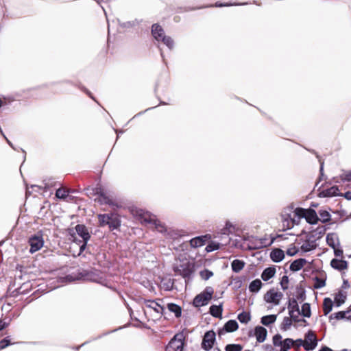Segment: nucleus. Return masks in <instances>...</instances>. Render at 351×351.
I'll return each mask as SVG.
<instances>
[{
	"instance_id": "obj_51",
	"label": "nucleus",
	"mask_w": 351,
	"mask_h": 351,
	"mask_svg": "<svg viewBox=\"0 0 351 351\" xmlns=\"http://www.w3.org/2000/svg\"><path fill=\"white\" fill-rule=\"evenodd\" d=\"M295 299L301 301H304L306 299V291L304 289L297 287V295Z\"/></svg>"
},
{
	"instance_id": "obj_29",
	"label": "nucleus",
	"mask_w": 351,
	"mask_h": 351,
	"mask_svg": "<svg viewBox=\"0 0 351 351\" xmlns=\"http://www.w3.org/2000/svg\"><path fill=\"white\" fill-rule=\"evenodd\" d=\"M112 216V213L108 214H99L97 215L99 223L101 227L108 226L110 217Z\"/></svg>"
},
{
	"instance_id": "obj_28",
	"label": "nucleus",
	"mask_w": 351,
	"mask_h": 351,
	"mask_svg": "<svg viewBox=\"0 0 351 351\" xmlns=\"http://www.w3.org/2000/svg\"><path fill=\"white\" fill-rule=\"evenodd\" d=\"M223 307L222 304L212 305L210 307L209 312L210 315L217 318H221L222 315Z\"/></svg>"
},
{
	"instance_id": "obj_53",
	"label": "nucleus",
	"mask_w": 351,
	"mask_h": 351,
	"mask_svg": "<svg viewBox=\"0 0 351 351\" xmlns=\"http://www.w3.org/2000/svg\"><path fill=\"white\" fill-rule=\"evenodd\" d=\"M155 228L157 231L164 233L167 235L169 229H167L164 225H162L160 221L157 220V223L154 224Z\"/></svg>"
},
{
	"instance_id": "obj_57",
	"label": "nucleus",
	"mask_w": 351,
	"mask_h": 351,
	"mask_svg": "<svg viewBox=\"0 0 351 351\" xmlns=\"http://www.w3.org/2000/svg\"><path fill=\"white\" fill-rule=\"evenodd\" d=\"M300 314H298V312H293V314H289L290 318L291 319L292 322H303L304 323L306 322V321L304 319H300L299 315Z\"/></svg>"
},
{
	"instance_id": "obj_48",
	"label": "nucleus",
	"mask_w": 351,
	"mask_h": 351,
	"mask_svg": "<svg viewBox=\"0 0 351 351\" xmlns=\"http://www.w3.org/2000/svg\"><path fill=\"white\" fill-rule=\"evenodd\" d=\"M157 220L155 216L153 215H145L143 217V221L146 224H152L154 226L155 223H157Z\"/></svg>"
},
{
	"instance_id": "obj_23",
	"label": "nucleus",
	"mask_w": 351,
	"mask_h": 351,
	"mask_svg": "<svg viewBox=\"0 0 351 351\" xmlns=\"http://www.w3.org/2000/svg\"><path fill=\"white\" fill-rule=\"evenodd\" d=\"M306 262L305 258H300L296 259L291 263L289 268L293 271H298L304 267Z\"/></svg>"
},
{
	"instance_id": "obj_1",
	"label": "nucleus",
	"mask_w": 351,
	"mask_h": 351,
	"mask_svg": "<svg viewBox=\"0 0 351 351\" xmlns=\"http://www.w3.org/2000/svg\"><path fill=\"white\" fill-rule=\"evenodd\" d=\"M213 289L210 287H206L202 293L197 295L193 301V304L195 307H200L206 305L212 299Z\"/></svg>"
},
{
	"instance_id": "obj_37",
	"label": "nucleus",
	"mask_w": 351,
	"mask_h": 351,
	"mask_svg": "<svg viewBox=\"0 0 351 351\" xmlns=\"http://www.w3.org/2000/svg\"><path fill=\"white\" fill-rule=\"evenodd\" d=\"M274 240H271L269 242L267 241V238L260 239L254 247L255 249H261L267 246L271 245L273 243Z\"/></svg>"
},
{
	"instance_id": "obj_32",
	"label": "nucleus",
	"mask_w": 351,
	"mask_h": 351,
	"mask_svg": "<svg viewBox=\"0 0 351 351\" xmlns=\"http://www.w3.org/2000/svg\"><path fill=\"white\" fill-rule=\"evenodd\" d=\"M244 266V261L239 259H235L231 263L232 269L235 273H238L242 270Z\"/></svg>"
},
{
	"instance_id": "obj_13",
	"label": "nucleus",
	"mask_w": 351,
	"mask_h": 351,
	"mask_svg": "<svg viewBox=\"0 0 351 351\" xmlns=\"http://www.w3.org/2000/svg\"><path fill=\"white\" fill-rule=\"evenodd\" d=\"M97 201L100 204H106L109 205L113 208L119 207V205L115 201L110 197L106 195L104 192H100L98 193Z\"/></svg>"
},
{
	"instance_id": "obj_10",
	"label": "nucleus",
	"mask_w": 351,
	"mask_h": 351,
	"mask_svg": "<svg viewBox=\"0 0 351 351\" xmlns=\"http://www.w3.org/2000/svg\"><path fill=\"white\" fill-rule=\"evenodd\" d=\"M66 278L69 279L70 281H73L75 279L84 280H95V274L91 270L83 269L82 271L78 273V276L76 278H73L71 276H67Z\"/></svg>"
},
{
	"instance_id": "obj_26",
	"label": "nucleus",
	"mask_w": 351,
	"mask_h": 351,
	"mask_svg": "<svg viewBox=\"0 0 351 351\" xmlns=\"http://www.w3.org/2000/svg\"><path fill=\"white\" fill-rule=\"evenodd\" d=\"M206 236H199L190 240V245L192 247L203 246L206 243Z\"/></svg>"
},
{
	"instance_id": "obj_2",
	"label": "nucleus",
	"mask_w": 351,
	"mask_h": 351,
	"mask_svg": "<svg viewBox=\"0 0 351 351\" xmlns=\"http://www.w3.org/2000/svg\"><path fill=\"white\" fill-rule=\"evenodd\" d=\"M184 341L182 335L177 334L169 342L166 346L165 351H183Z\"/></svg>"
},
{
	"instance_id": "obj_25",
	"label": "nucleus",
	"mask_w": 351,
	"mask_h": 351,
	"mask_svg": "<svg viewBox=\"0 0 351 351\" xmlns=\"http://www.w3.org/2000/svg\"><path fill=\"white\" fill-rule=\"evenodd\" d=\"M276 274V268L274 267H269L265 268L261 274V278L264 281H267L274 276Z\"/></svg>"
},
{
	"instance_id": "obj_54",
	"label": "nucleus",
	"mask_w": 351,
	"mask_h": 351,
	"mask_svg": "<svg viewBox=\"0 0 351 351\" xmlns=\"http://www.w3.org/2000/svg\"><path fill=\"white\" fill-rule=\"evenodd\" d=\"M273 344L275 347L280 346L282 341V335L280 334H276L273 337Z\"/></svg>"
},
{
	"instance_id": "obj_41",
	"label": "nucleus",
	"mask_w": 351,
	"mask_h": 351,
	"mask_svg": "<svg viewBox=\"0 0 351 351\" xmlns=\"http://www.w3.org/2000/svg\"><path fill=\"white\" fill-rule=\"evenodd\" d=\"M346 299V296L344 295L342 293L339 292L335 297V304L337 307H339L342 305Z\"/></svg>"
},
{
	"instance_id": "obj_22",
	"label": "nucleus",
	"mask_w": 351,
	"mask_h": 351,
	"mask_svg": "<svg viewBox=\"0 0 351 351\" xmlns=\"http://www.w3.org/2000/svg\"><path fill=\"white\" fill-rule=\"evenodd\" d=\"M339 187L337 186H333L328 189H324L319 193V196L326 197H334L339 195Z\"/></svg>"
},
{
	"instance_id": "obj_39",
	"label": "nucleus",
	"mask_w": 351,
	"mask_h": 351,
	"mask_svg": "<svg viewBox=\"0 0 351 351\" xmlns=\"http://www.w3.org/2000/svg\"><path fill=\"white\" fill-rule=\"evenodd\" d=\"M300 314L304 317H310L311 315V306L308 303H304L302 306Z\"/></svg>"
},
{
	"instance_id": "obj_40",
	"label": "nucleus",
	"mask_w": 351,
	"mask_h": 351,
	"mask_svg": "<svg viewBox=\"0 0 351 351\" xmlns=\"http://www.w3.org/2000/svg\"><path fill=\"white\" fill-rule=\"evenodd\" d=\"M69 191L66 189L59 188L56 191V196L58 199H65L69 195Z\"/></svg>"
},
{
	"instance_id": "obj_50",
	"label": "nucleus",
	"mask_w": 351,
	"mask_h": 351,
	"mask_svg": "<svg viewBox=\"0 0 351 351\" xmlns=\"http://www.w3.org/2000/svg\"><path fill=\"white\" fill-rule=\"evenodd\" d=\"M292 325V320L289 317H285L282 323L281 329L287 330Z\"/></svg>"
},
{
	"instance_id": "obj_34",
	"label": "nucleus",
	"mask_w": 351,
	"mask_h": 351,
	"mask_svg": "<svg viewBox=\"0 0 351 351\" xmlns=\"http://www.w3.org/2000/svg\"><path fill=\"white\" fill-rule=\"evenodd\" d=\"M307 211V209L303 208H297L294 210V215L298 217V220L296 222V220L295 218L292 219V221L293 223H298L299 220L301 218H304L306 215V213Z\"/></svg>"
},
{
	"instance_id": "obj_59",
	"label": "nucleus",
	"mask_w": 351,
	"mask_h": 351,
	"mask_svg": "<svg viewBox=\"0 0 351 351\" xmlns=\"http://www.w3.org/2000/svg\"><path fill=\"white\" fill-rule=\"evenodd\" d=\"M11 344L10 337H7L0 341V349H4Z\"/></svg>"
},
{
	"instance_id": "obj_44",
	"label": "nucleus",
	"mask_w": 351,
	"mask_h": 351,
	"mask_svg": "<svg viewBox=\"0 0 351 351\" xmlns=\"http://www.w3.org/2000/svg\"><path fill=\"white\" fill-rule=\"evenodd\" d=\"M167 237L169 239L175 240V239H177L179 237H180L181 234L178 230L169 229L167 234Z\"/></svg>"
},
{
	"instance_id": "obj_49",
	"label": "nucleus",
	"mask_w": 351,
	"mask_h": 351,
	"mask_svg": "<svg viewBox=\"0 0 351 351\" xmlns=\"http://www.w3.org/2000/svg\"><path fill=\"white\" fill-rule=\"evenodd\" d=\"M199 275L202 279L207 280L213 276V272L207 269H205L199 272Z\"/></svg>"
},
{
	"instance_id": "obj_20",
	"label": "nucleus",
	"mask_w": 351,
	"mask_h": 351,
	"mask_svg": "<svg viewBox=\"0 0 351 351\" xmlns=\"http://www.w3.org/2000/svg\"><path fill=\"white\" fill-rule=\"evenodd\" d=\"M270 258L274 262L279 263L284 259L285 252L281 249L275 248L271 252Z\"/></svg>"
},
{
	"instance_id": "obj_9",
	"label": "nucleus",
	"mask_w": 351,
	"mask_h": 351,
	"mask_svg": "<svg viewBox=\"0 0 351 351\" xmlns=\"http://www.w3.org/2000/svg\"><path fill=\"white\" fill-rule=\"evenodd\" d=\"M329 319L331 322L332 319L341 320L346 319L351 321V305L346 311H341L337 313H332L329 316Z\"/></svg>"
},
{
	"instance_id": "obj_15",
	"label": "nucleus",
	"mask_w": 351,
	"mask_h": 351,
	"mask_svg": "<svg viewBox=\"0 0 351 351\" xmlns=\"http://www.w3.org/2000/svg\"><path fill=\"white\" fill-rule=\"evenodd\" d=\"M146 307L153 309L156 313L162 314L165 308L158 302L152 300H143Z\"/></svg>"
},
{
	"instance_id": "obj_11",
	"label": "nucleus",
	"mask_w": 351,
	"mask_h": 351,
	"mask_svg": "<svg viewBox=\"0 0 351 351\" xmlns=\"http://www.w3.org/2000/svg\"><path fill=\"white\" fill-rule=\"evenodd\" d=\"M151 34L154 40L158 43L162 39L163 36H166L164 29L158 23L152 25Z\"/></svg>"
},
{
	"instance_id": "obj_6",
	"label": "nucleus",
	"mask_w": 351,
	"mask_h": 351,
	"mask_svg": "<svg viewBox=\"0 0 351 351\" xmlns=\"http://www.w3.org/2000/svg\"><path fill=\"white\" fill-rule=\"evenodd\" d=\"M216 334L213 330H209L205 332L202 343V348L205 350H210L215 343Z\"/></svg>"
},
{
	"instance_id": "obj_17",
	"label": "nucleus",
	"mask_w": 351,
	"mask_h": 351,
	"mask_svg": "<svg viewBox=\"0 0 351 351\" xmlns=\"http://www.w3.org/2000/svg\"><path fill=\"white\" fill-rule=\"evenodd\" d=\"M254 335L256 336V341L258 343H263L266 339L267 331L264 327L257 326L254 328Z\"/></svg>"
},
{
	"instance_id": "obj_35",
	"label": "nucleus",
	"mask_w": 351,
	"mask_h": 351,
	"mask_svg": "<svg viewBox=\"0 0 351 351\" xmlns=\"http://www.w3.org/2000/svg\"><path fill=\"white\" fill-rule=\"evenodd\" d=\"M160 42L163 43L169 50H173L175 47L174 40L169 36H163Z\"/></svg>"
},
{
	"instance_id": "obj_63",
	"label": "nucleus",
	"mask_w": 351,
	"mask_h": 351,
	"mask_svg": "<svg viewBox=\"0 0 351 351\" xmlns=\"http://www.w3.org/2000/svg\"><path fill=\"white\" fill-rule=\"evenodd\" d=\"M304 343V342L302 339H298L295 341L294 345L295 344V346L297 347V348H299L300 346H303Z\"/></svg>"
},
{
	"instance_id": "obj_38",
	"label": "nucleus",
	"mask_w": 351,
	"mask_h": 351,
	"mask_svg": "<svg viewBox=\"0 0 351 351\" xmlns=\"http://www.w3.org/2000/svg\"><path fill=\"white\" fill-rule=\"evenodd\" d=\"M319 215L321 217L319 219L322 223H325L330 221L331 215L330 213L326 210H319Z\"/></svg>"
},
{
	"instance_id": "obj_45",
	"label": "nucleus",
	"mask_w": 351,
	"mask_h": 351,
	"mask_svg": "<svg viewBox=\"0 0 351 351\" xmlns=\"http://www.w3.org/2000/svg\"><path fill=\"white\" fill-rule=\"evenodd\" d=\"M294 343L295 340L291 338H286L282 341L280 347L289 350L291 346H294Z\"/></svg>"
},
{
	"instance_id": "obj_21",
	"label": "nucleus",
	"mask_w": 351,
	"mask_h": 351,
	"mask_svg": "<svg viewBox=\"0 0 351 351\" xmlns=\"http://www.w3.org/2000/svg\"><path fill=\"white\" fill-rule=\"evenodd\" d=\"M326 243L332 249H335V247L340 245L339 237L335 233H329L327 234Z\"/></svg>"
},
{
	"instance_id": "obj_31",
	"label": "nucleus",
	"mask_w": 351,
	"mask_h": 351,
	"mask_svg": "<svg viewBox=\"0 0 351 351\" xmlns=\"http://www.w3.org/2000/svg\"><path fill=\"white\" fill-rule=\"evenodd\" d=\"M333 302L329 298H325L323 302V311L324 315H327L332 309Z\"/></svg>"
},
{
	"instance_id": "obj_14",
	"label": "nucleus",
	"mask_w": 351,
	"mask_h": 351,
	"mask_svg": "<svg viewBox=\"0 0 351 351\" xmlns=\"http://www.w3.org/2000/svg\"><path fill=\"white\" fill-rule=\"evenodd\" d=\"M233 228V226L230 223H226L225 228L221 230V245H226L230 243V238L229 237V233L231 232V229Z\"/></svg>"
},
{
	"instance_id": "obj_42",
	"label": "nucleus",
	"mask_w": 351,
	"mask_h": 351,
	"mask_svg": "<svg viewBox=\"0 0 351 351\" xmlns=\"http://www.w3.org/2000/svg\"><path fill=\"white\" fill-rule=\"evenodd\" d=\"M237 318L241 323L247 324L250 320L251 317L249 313L243 311L238 315Z\"/></svg>"
},
{
	"instance_id": "obj_27",
	"label": "nucleus",
	"mask_w": 351,
	"mask_h": 351,
	"mask_svg": "<svg viewBox=\"0 0 351 351\" xmlns=\"http://www.w3.org/2000/svg\"><path fill=\"white\" fill-rule=\"evenodd\" d=\"M289 314H293V312H298V314H300V311L298 301L295 298H293L289 299L288 304Z\"/></svg>"
},
{
	"instance_id": "obj_3",
	"label": "nucleus",
	"mask_w": 351,
	"mask_h": 351,
	"mask_svg": "<svg viewBox=\"0 0 351 351\" xmlns=\"http://www.w3.org/2000/svg\"><path fill=\"white\" fill-rule=\"evenodd\" d=\"M28 243L30 246V253L33 254L38 251L44 245L43 234L40 232H37L34 235H32L29 237Z\"/></svg>"
},
{
	"instance_id": "obj_58",
	"label": "nucleus",
	"mask_w": 351,
	"mask_h": 351,
	"mask_svg": "<svg viewBox=\"0 0 351 351\" xmlns=\"http://www.w3.org/2000/svg\"><path fill=\"white\" fill-rule=\"evenodd\" d=\"M298 249L294 246L293 245H291L287 250V254L289 256H293L295 255L298 252Z\"/></svg>"
},
{
	"instance_id": "obj_30",
	"label": "nucleus",
	"mask_w": 351,
	"mask_h": 351,
	"mask_svg": "<svg viewBox=\"0 0 351 351\" xmlns=\"http://www.w3.org/2000/svg\"><path fill=\"white\" fill-rule=\"evenodd\" d=\"M263 284L260 279L252 280L249 285V290L252 293H257L259 291Z\"/></svg>"
},
{
	"instance_id": "obj_46",
	"label": "nucleus",
	"mask_w": 351,
	"mask_h": 351,
	"mask_svg": "<svg viewBox=\"0 0 351 351\" xmlns=\"http://www.w3.org/2000/svg\"><path fill=\"white\" fill-rule=\"evenodd\" d=\"M326 285V280L315 277V284H314V288L316 289H319L322 287H324Z\"/></svg>"
},
{
	"instance_id": "obj_4",
	"label": "nucleus",
	"mask_w": 351,
	"mask_h": 351,
	"mask_svg": "<svg viewBox=\"0 0 351 351\" xmlns=\"http://www.w3.org/2000/svg\"><path fill=\"white\" fill-rule=\"evenodd\" d=\"M174 270L184 278L190 279L193 272V267L191 264L187 261L176 266Z\"/></svg>"
},
{
	"instance_id": "obj_64",
	"label": "nucleus",
	"mask_w": 351,
	"mask_h": 351,
	"mask_svg": "<svg viewBox=\"0 0 351 351\" xmlns=\"http://www.w3.org/2000/svg\"><path fill=\"white\" fill-rule=\"evenodd\" d=\"M319 351H333L331 348L324 346L321 348Z\"/></svg>"
},
{
	"instance_id": "obj_12",
	"label": "nucleus",
	"mask_w": 351,
	"mask_h": 351,
	"mask_svg": "<svg viewBox=\"0 0 351 351\" xmlns=\"http://www.w3.org/2000/svg\"><path fill=\"white\" fill-rule=\"evenodd\" d=\"M239 328V324L236 320L230 319L228 320L223 326L222 329H220L218 331V335L219 336L222 335L225 332H232L236 331Z\"/></svg>"
},
{
	"instance_id": "obj_52",
	"label": "nucleus",
	"mask_w": 351,
	"mask_h": 351,
	"mask_svg": "<svg viewBox=\"0 0 351 351\" xmlns=\"http://www.w3.org/2000/svg\"><path fill=\"white\" fill-rule=\"evenodd\" d=\"M326 232V228L324 226H319L316 230L311 231V234H314L315 237L318 235V238L322 237Z\"/></svg>"
},
{
	"instance_id": "obj_47",
	"label": "nucleus",
	"mask_w": 351,
	"mask_h": 351,
	"mask_svg": "<svg viewBox=\"0 0 351 351\" xmlns=\"http://www.w3.org/2000/svg\"><path fill=\"white\" fill-rule=\"evenodd\" d=\"M243 347L240 344H228L225 347V351H241Z\"/></svg>"
},
{
	"instance_id": "obj_56",
	"label": "nucleus",
	"mask_w": 351,
	"mask_h": 351,
	"mask_svg": "<svg viewBox=\"0 0 351 351\" xmlns=\"http://www.w3.org/2000/svg\"><path fill=\"white\" fill-rule=\"evenodd\" d=\"M289 278L287 276H283L280 280V286L282 290H287L288 289Z\"/></svg>"
},
{
	"instance_id": "obj_33",
	"label": "nucleus",
	"mask_w": 351,
	"mask_h": 351,
	"mask_svg": "<svg viewBox=\"0 0 351 351\" xmlns=\"http://www.w3.org/2000/svg\"><path fill=\"white\" fill-rule=\"evenodd\" d=\"M167 308L169 311L174 313L176 317H180L181 316L182 308L179 305L175 303H169L167 304Z\"/></svg>"
},
{
	"instance_id": "obj_19",
	"label": "nucleus",
	"mask_w": 351,
	"mask_h": 351,
	"mask_svg": "<svg viewBox=\"0 0 351 351\" xmlns=\"http://www.w3.org/2000/svg\"><path fill=\"white\" fill-rule=\"evenodd\" d=\"M330 266L338 271H342L347 269L348 262L344 260H339L337 258H333L330 261Z\"/></svg>"
},
{
	"instance_id": "obj_61",
	"label": "nucleus",
	"mask_w": 351,
	"mask_h": 351,
	"mask_svg": "<svg viewBox=\"0 0 351 351\" xmlns=\"http://www.w3.org/2000/svg\"><path fill=\"white\" fill-rule=\"evenodd\" d=\"M245 3H225V4H222V3H216L215 5L217 7H223V6H230V5H245Z\"/></svg>"
},
{
	"instance_id": "obj_62",
	"label": "nucleus",
	"mask_w": 351,
	"mask_h": 351,
	"mask_svg": "<svg viewBox=\"0 0 351 351\" xmlns=\"http://www.w3.org/2000/svg\"><path fill=\"white\" fill-rule=\"evenodd\" d=\"M334 254L336 256H341L343 255V250L339 247H335Z\"/></svg>"
},
{
	"instance_id": "obj_8",
	"label": "nucleus",
	"mask_w": 351,
	"mask_h": 351,
	"mask_svg": "<svg viewBox=\"0 0 351 351\" xmlns=\"http://www.w3.org/2000/svg\"><path fill=\"white\" fill-rule=\"evenodd\" d=\"M317 244L316 243V238H315L314 234H309L306 237V239L301 246V250L303 252H308L316 249Z\"/></svg>"
},
{
	"instance_id": "obj_36",
	"label": "nucleus",
	"mask_w": 351,
	"mask_h": 351,
	"mask_svg": "<svg viewBox=\"0 0 351 351\" xmlns=\"http://www.w3.org/2000/svg\"><path fill=\"white\" fill-rule=\"evenodd\" d=\"M276 315H265L261 317V324L265 326H269L271 324H273L276 320Z\"/></svg>"
},
{
	"instance_id": "obj_16",
	"label": "nucleus",
	"mask_w": 351,
	"mask_h": 351,
	"mask_svg": "<svg viewBox=\"0 0 351 351\" xmlns=\"http://www.w3.org/2000/svg\"><path fill=\"white\" fill-rule=\"evenodd\" d=\"M75 230L77 234L82 238L83 241L88 242L90 238V235L87 228L83 224H77L75 226Z\"/></svg>"
},
{
	"instance_id": "obj_7",
	"label": "nucleus",
	"mask_w": 351,
	"mask_h": 351,
	"mask_svg": "<svg viewBox=\"0 0 351 351\" xmlns=\"http://www.w3.org/2000/svg\"><path fill=\"white\" fill-rule=\"evenodd\" d=\"M283 294L281 292L276 291L274 289L269 290L264 295V300L267 303H272L275 305L280 304V300Z\"/></svg>"
},
{
	"instance_id": "obj_43",
	"label": "nucleus",
	"mask_w": 351,
	"mask_h": 351,
	"mask_svg": "<svg viewBox=\"0 0 351 351\" xmlns=\"http://www.w3.org/2000/svg\"><path fill=\"white\" fill-rule=\"evenodd\" d=\"M221 245V244L220 243L211 241L206 247V250L207 252H211L215 250H219L220 248Z\"/></svg>"
},
{
	"instance_id": "obj_55",
	"label": "nucleus",
	"mask_w": 351,
	"mask_h": 351,
	"mask_svg": "<svg viewBox=\"0 0 351 351\" xmlns=\"http://www.w3.org/2000/svg\"><path fill=\"white\" fill-rule=\"evenodd\" d=\"M138 23H139L137 20H134L132 21H128L125 23H119L120 25L123 28H130V27H132L138 25Z\"/></svg>"
},
{
	"instance_id": "obj_24",
	"label": "nucleus",
	"mask_w": 351,
	"mask_h": 351,
	"mask_svg": "<svg viewBox=\"0 0 351 351\" xmlns=\"http://www.w3.org/2000/svg\"><path fill=\"white\" fill-rule=\"evenodd\" d=\"M121 226V220L119 216L112 213V216L110 217L108 228L110 230H114L118 229Z\"/></svg>"
},
{
	"instance_id": "obj_60",
	"label": "nucleus",
	"mask_w": 351,
	"mask_h": 351,
	"mask_svg": "<svg viewBox=\"0 0 351 351\" xmlns=\"http://www.w3.org/2000/svg\"><path fill=\"white\" fill-rule=\"evenodd\" d=\"M341 179L343 181H347V182L351 181V171L346 173H343L341 176Z\"/></svg>"
},
{
	"instance_id": "obj_5",
	"label": "nucleus",
	"mask_w": 351,
	"mask_h": 351,
	"mask_svg": "<svg viewBox=\"0 0 351 351\" xmlns=\"http://www.w3.org/2000/svg\"><path fill=\"white\" fill-rule=\"evenodd\" d=\"M304 343L303 347L305 350L311 351L314 350L317 346V339L315 333L312 330H308L304 336Z\"/></svg>"
},
{
	"instance_id": "obj_18",
	"label": "nucleus",
	"mask_w": 351,
	"mask_h": 351,
	"mask_svg": "<svg viewBox=\"0 0 351 351\" xmlns=\"http://www.w3.org/2000/svg\"><path fill=\"white\" fill-rule=\"evenodd\" d=\"M304 218L310 224H316L319 220L316 211L312 208L307 209Z\"/></svg>"
}]
</instances>
